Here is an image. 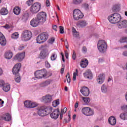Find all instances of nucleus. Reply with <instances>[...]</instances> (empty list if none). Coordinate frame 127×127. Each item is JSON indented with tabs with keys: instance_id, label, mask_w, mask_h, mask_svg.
<instances>
[{
	"instance_id": "nucleus-1",
	"label": "nucleus",
	"mask_w": 127,
	"mask_h": 127,
	"mask_svg": "<svg viewBox=\"0 0 127 127\" xmlns=\"http://www.w3.org/2000/svg\"><path fill=\"white\" fill-rule=\"evenodd\" d=\"M52 107L50 106H48L46 108L43 107H38L37 109V113L40 117H45L48 116V115L52 112Z\"/></svg>"
},
{
	"instance_id": "nucleus-2",
	"label": "nucleus",
	"mask_w": 127,
	"mask_h": 127,
	"mask_svg": "<svg viewBox=\"0 0 127 127\" xmlns=\"http://www.w3.org/2000/svg\"><path fill=\"white\" fill-rule=\"evenodd\" d=\"M121 18L122 16H121V14L118 13H115L112 14L111 16L108 17V20H109L111 23L116 24L118 23V22H120Z\"/></svg>"
},
{
	"instance_id": "nucleus-3",
	"label": "nucleus",
	"mask_w": 127,
	"mask_h": 127,
	"mask_svg": "<svg viewBox=\"0 0 127 127\" xmlns=\"http://www.w3.org/2000/svg\"><path fill=\"white\" fill-rule=\"evenodd\" d=\"M97 48L100 52L105 53L108 49V45L105 40H100L97 44Z\"/></svg>"
},
{
	"instance_id": "nucleus-4",
	"label": "nucleus",
	"mask_w": 127,
	"mask_h": 127,
	"mask_svg": "<svg viewBox=\"0 0 127 127\" xmlns=\"http://www.w3.org/2000/svg\"><path fill=\"white\" fill-rule=\"evenodd\" d=\"M49 36V35H48V33L46 32L41 33L37 37V43H38L39 44L44 43V42H45V41L48 39Z\"/></svg>"
},
{
	"instance_id": "nucleus-5",
	"label": "nucleus",
	"mask_w": 127,
	"mask_h": 127,
	"mask_svg": "<svg viewBox=\"0 0 127 127\" xmlns=\"http://www.w3.org/2000/svg\"><path fill=\"white\" fill-rule=\"evenodd\" d=\"M41 8V4L39 2H35L33 4L30 8V11L32 14L37 13Z\"/></svg>"
},
{
	"instance_id": "nucleus-6",
	"label": "nucleus",
	"mask_w": 127,
	"mask_h": 127,
	"mask_svg": "<svg viewBox=\"0 0 127 127\" xmlns=\"http://www.w3.org/2000/svg\"><path fill=\"white\" fill-rule=\"evenodd\" d=\"M34 74L37 79H42V78H46L47 71H46L45 69L38 70L36 71Z\"/></svg>"
},
{
	"instance_id": "nucleus-7",
	"label": "nucleus",
	"mask_w": 127,
	"mask_h": 127,
	"mask_svg": "<svg viewBox=\"0 0 127 127\" xmlns=\"http://www.w3.org/2000/svg\"><path fill=\"white\" fill-rule=\"evenodd\" d=\"M31 37H32V33L30 31L26 30L22 32L21 39L22 41H28L31 39Z\"/></svg>"
},
{
	"instance_id": "nucleus-8",
	"label": "nucleus",
	"mask_w": 127,
	"mask_h": 127,
	"mask_svg": "<svg viewBox=\"0 0 127 127\" xmlns=\"http://www.w3.org/2000/svg\"><path fill=\"white\" fill-rule=\"evenodd\" d=\"M73 18L75 20H79L84 17V14L79 9H75L73 11Z\"/></svg>"
},
{
	"instance_id": "nucleus-9",
	"label": "nucleus",
	"mask_w": 127,
	"mask_h": 127,
	"mask_svg": "<svg viewBox=\"0 0 127 127\" xmlns=\"http://www.w3.org/2000/svg\"><path fill=\"white\" fill-rule=\"evenodd\" d=\"M47 14L45 12H40L37 15L36 19L40 23H44L46 21Z\"/></svg>"
},
{
	"instance_id": "nucleus-10",
	"label": "nucleus",
	"mask_w": 127,
	"mask_h": 127,
	"mask_svg": "<svg viewBox=\"0 0 127 127\" xmlns=\"http://www.w3.org/2000/svg\"><path fill=\"white\" fill-rule=\"evenodd\" d=\"M81 112L85 116H90L94 115V111L91 110L89 107H84L82 109Z\"/></svg>"
},
{
	"instance_id": "nucleus-11",
	"label": "nucleus",
	"mask_w": 127,
	"mask_h": 127,
	"mask_svg": "<svg viewBox=\"0 0 127 127\" xmlns=\"http://www.w3.org/2000/svg\"><path fill=\"white\" fill-rule=\"evenodd\" d=\"M60 115V109L59 108H57V109H55L54 111L51 113L50 117L52 119H53V120H57V119L59 118Z\"/></svg>"
},
{
	"instance_id": "nucleus-12",
	"label": "nucleus",
	"mask_w": 127,
	"mask_h": 127,
	"mask_svg": "<svg viewBox=\"0 0 127 127\" xmlns=\"http://www.w3.org/2000/svg\"><path fill=\"white\" fill-rule=\"evenodd\" d=\"M20 68H21V64L17 63L13 67L12 72L13 75H19V72L20 70Z\"/></svg>"
},
{
	"instance_id": "nucleus-13",
	"label": "nucleus",
	"mask_w": 127,
	"mask_h": 127,
	"mask_svg": "<svg viewBox=\"0 0 127 127\" xmlns=\"http://www.w3.org/2000/svg\"><path fill=\"white\" fill-rule=\"evenodd\" d=\"M24 106L26 108H28L29 109H32L33 108H36L37 107V104L35 103V102H32L29 101H26L24 103Z\"/></svg>"
},
{
	"instance_id": "nucleus-14",
	"label": "nucleus",
	"mask_w": 127,
	"mask_h": 127,
	"mask_svg": "<svg viewBox=\"0 0 127 127\" xmlns=\"http://www.w3.org/2000/svg\"><path fill=\"white\" fill-rule=\"evenodd\" d=\"M25 56V53L17 54L14 58V60H15L16 61H18L19 62H21V61H22V60L24 59Z\"/></svg>"
},
{
	"instance_id": "nucleus-15",
	"label": "nucleus",
	"mask_w": 127,
	"mask_h": 127,
	"mask_svg": "<svg viewBox=\"0 0 127 127\" xmlns=\"http://www.w3.org/2000/svg\"><path fill=\"white\" fill-rule=\"evenodd\" d=\"M83 96L88 97L90 95V90L87 87H83L80 91Z\"/></svg>"
},
{
	"instance_id": "nucleus-16",
	"label": "nucleus",
	"mask_w": 127,
	"mask_h": 127,
	"mask_svg": "<svg viewBox=\"0 0 127 127\" xmlns=\"http://www.w3.org/2000/svg\"><path fill=\"white\" fill-rule=\"evenodd\" d=\"M83 76L86 79L88 80H92L93 79V73L91 70L88 69L83 73Z\"/></svg>"
},
{
	"instance_id": "nucleus-17",
	"label": "nucleus",
	"mask_w": 127,
	"mask_h": 127,
	"mask_svg": "<svg viewBox=\"0 0 127 127\" xmlns=\"http://www.w3.org/2000/svg\"><path fill=\"white\" fill-rule=\"evenodd\" d=\"M48 55H49L48 51L47 50H43L41 51L40 56L41 59H47V58H48Z\"/></svg>"
},
{
	"instance_id": "nucleus-18",
	"label": "nucleus",
	"mask_w": 127,
	"mask_h": 127,
	"mask_svg": "<svg viewBox=\"0 0 127 127\" xmlns=\"http://www.w3.org/2000/svg\"><path fill=\"white\" fill-rule=\"evenodd\" d=\"M118 27L120 29L122 28H127V20H124L122 21L118 22Z\"/></svg>"
},
{
	"instance_id": "nucleus-19",
	"label": "nucleus",
	"mask_w": 127,
	"mask_h": 127,
	"mask_svg": "<svg viewBox=\"0 0 127 127\" xmlns=\"http://www.w3.org/2000/svg\"><path fill=\"white\" fill-rule=\"evenodd\" d=\"M43 101L46 104L47 103H50L52 101V96L51 95L48 94L43 97Z\"/></svg>"
},
{
	"instance_id": "nucleus-20",
	"label": "nucleus",
	"mask_w": 127,
	"mask_h": 127,
	"mask_svg": "<svg viewBox=\"0 0 127 127\" xmlns=\"http://www.w3.org/2000/svg\"><path fill=\"white\" fill-rule=\"evenodd\" d=\"M0 44L2 45V46H4L6 44V40L5 39V37L2 33L0 32Z\"/></svg>"
},
{
	"instance_id": "nucleus-21",
	"label": "nucleus",
	"mask_w": 127,
	"mask_h": 127,
	"mask_svg": "<svg viewBox=\"0 0 127 127\" xmlns=\"http://www.w3.org/2000/svg\"><path fill=\"white\" fill-rule=\"evenodd\" d=\"M97 82L98 84H103L104 82H105V76H104V74H100L97 78Z\"/></svg>"
},
{
	"instance_id": "nucleus-22",
	"label": "nucleus",
	"mask_w": 127,
	"mask_h": 127,
	"mask_svg": "<svg viewBox=\"0 0 127 127\" xmlns=\"http://www.w3.org/2000/svg\"><path fill=\"white\" fill-rule=\"evenodd\" d=\"M108 122L111 126H115L117 124V119L116 117L111 116L109 118Z\"/></svg>"
},
{
	"instance_id": "nucleus-23",
	"label": "nucleus",
	"mask_w": 127,
	"mask_h": 127,
	"mask_svg": "<svg viewBox=\"0 0 127 127\" xmlns=\"http://www.w3.org/2000/svg\"><path fill=\"white\" fill-rule=\"evenodd\" d=\"M39 23H40L39 21H38V20L36 18L33 19L30 21V24L33 27H36V26H38V24H39Z\"/></svg>"
},
{
	"instance_id": "nucleus-24",
	"label": "nucleus",
	"mask_w": 127,
	"mask_h": 127,
	"mask_svg": "<svg viewBox=\"0 0 127 127\" xmlns=\"http://www.w3.org/2000/svg\"><path fill=\"white\" fill-rule=\"evenodd\" d=\"M51 83V81L50 80H47L40 84V88H44L45 87H47L49 85H50Z\"/></svg>"
},
{
	"instance_id": "nucleus-25",
	"label": "nucleus",
	"mask_w": 127,
	"mask_h": 127,
	"mask_svg": "<svg viewBox=\"0 0 127 127\" xmlns=\"http://www.w3.org/2000/svg\"><path fill=\"white\" fill-rule=\"evenodd\" d=\"M88 23H87V21L85 20H81L78 21L77 23V26H79V27H85V26H87Z\"/></svg>"
},
{
	"instance_id": "nucleus-26",
	"label": "nucleus",
	"mask_w": 127,
	"mask_h": 127,
	"mask_svg": "<svg viewBox=\"0 0 127 127\" xmlns=\"http://www.w3.org/2000/svg\"><path fill=\"white\" fill-rule=\"evenodd\" d=\"M12 52L10 51L6 52L4 54V57L6 59H11L12 58Z\"/></svg>"
},
{
	"instance_id": "nucleus-27",
	"label": "nucleus",
	"mask_w": 127,
	"mask_h": 127,
	"mask_svg": "<svg viewBox=\"0 0 127 127\" xmlns=\"http://www.w3.org/2000/svg\"><path fill=\"white\" fill-rule=\"evenodd\" d=\"M88 60L85 59V60L81 61L80 63V66L81 68H86L88 66Z\"/></svg>"
},
{
	"instance_id": "nucleus-28",
	"label": "nucleus",
	"mask_w": 127,
	"mask_h": 127,
	"mask_svg": "<svg viewBox=\"0 0 127 127\" xmlns=\"http://www.w3.org/2000/svg\"><path fill=\"white\" fill-rule=\"evenodd\" d=\"M2 90L4 92H8L10 90V84L8 83L5 84L4 86H2Z\"/></svg>"
},
{
	"instance_id": "nucleus-29",
	"label": "nucleus",
	"mask_w": 127,
	"mask_h": 127,
	"mask_svg": "<svg viewBox=\"0 0 127 127\" xmlns=\"http://www.w3.org/2000/svg\"><path fill=\"white\" fill-rule=\"evenodd\" d=\"M1 15H6L8 13V10L5 8H2L0 10Z\"/></svg>"
},
{
	"instance_id": "nucleus-30",
	"label": "nucleus",
	"mask_w": 127,
	"mask_h": 127,
	"mask_svg": "<svg viewBox=\"0 0 127 127\" xmlns=\"http://www.w3.org/2000/svg\"><path fill=\"white\" fill-rule=\"evenodd\" d=\"M120 118L124 121H127V112L121 113L120 115Z\"/></svg>"
},
{
	"instance_id": "nucleus-31",
	"label": "nucleus",
	"mask_w": 127,
	"mask_h": 127,
	"mask_svg": "<svg viewBox=\"0 0 127 127\" xmlns=\"http://www.w3.org/2000/svg\"><path fill=\"white\" fill-rule=\"evenodd\" d=\"M13 12L16 15H18L20 13V8L19 7H15L13 9Z\"/></svg>"
},
{
	"instance_id": "nucleus-32",
	"label": "nucleus",
	"mask_w": 127,
	"mask_h": 127,
	"mask_svg": "<svg viewBox=\"0 0 127 127\" xmlns=\"http://www.w3.org/2000/svg\"><path fill=\"white\" fill-rule=\"evenodd\" d=\"M101 91L102 93H107L108 92V86L106 85V84H103L101 87Z\"/></svg>"
},
{
	"instance_id": "nucleus-33",
	"label": "nucleus",
	"mask_w": 127,
	"mask_h": 127,
	"mask_svg": "<svg viewBox=\"0 0 127 127\" xmlns=\"http://www.w3.org/2000/svg\"><path fill=\"white\" fill-rule=\"evenodd\" d=\"M3 120L7 122H9V121H11V116H10L8 113H6L5 116L3 118Z\"/></svg>"
},
{
	"instance_id": "nucleus-34",
	"label": "nucleus",
	"mask_w": 127,
	"mask_h": 127,
	"mask_svg": "<svg viewBox=\"0 0 127 127\" xmlns=\"http://www.w3.org/2000/svg\"><path fill=\"white\" fill-rule=\"evenodd\" d=\"M83 2V0H73L72 3L75 4V5H79V4H81Z\"/></svg>"
},
{
	"instance_id": "nucleus-35",
	"label": "nucleus",
	"mask_w": 127,
	"mask_h": 127,
	"mask_svg": "<svg viewBox=\"0 0 127 127\" xmlns=\"http://www.w3.org/2000/svg\"><path fill=\"white\" fill-rule=\"evenodd\" d=\"M19 36V34H18V32H15L11 35V38H12V39H17Z\"/></svg>"
},
{
	"instance_id": "nucleus-36",
	"label": "nucleus",
	"mask_w": 127,
	"mask_h": 127,
	"mask_svg": "<svg viewBox=\"0 0 127 127\" xmlns=\"http://www.w3.org/2000/svg\"><path fill=\"white\" fill-rule=\"evenodd\" d=\"M57 58V54L56 53H53L52 54V55L51 56V60L52 61H55Z\"/></svg>"
},
{
	"instance_id": "nucleus-37",
	"label": "nucleus",
	"mask_w": 127,
	"mask_h": 127,
	"mask_svg": "<svg viewBox=\"0 0 127 127\" xmlns=\"http://www.w3.org/2000/svg\"><path fill=\"white\" fill-rule=\"evenodd\" d=\"M29 17V15L28 14V13H26L23 15L22 19L24 21H26V20H27V19H28Z\"/></svg>"
},
{
	"instance_id": "nucleus-38",
	"label": "nucleus",
	"mask_w": 127,
	"mask_h": 127,
	"mask_svg": "<svg viewBox=\"0 0 127 127\" xmlns=\"http://www.w3.org/2000/svg\"><path fill=\"white\" fill-rule=\"evenodd\" d=\"M16 77L15 78V81L17 83H19L21 80V77H20V75L19 74H17L15 75Z\"/></svg>"
},
{
	"instance_id": "nucleus-39",
	"label": "nucleus",
	"mask_w": 127,
	"mask_h": 127,
	"mask_svg": "<svg viewBox=\"0 0 127 127\" xmlns=\"http://www.w3.org/2000/svg\"><path fill=\"white\" fill-rule=\"evenodd\" d=\"M82 100L85 104H89L90 103V98L88 97H82Z\"/></svg>"
},
{
	"instance_id": "nucleus-40",
	"label": "nucleus",
	"mask_w": 127,
	"mask_h": 127,
	"mask_svg": "<svg viewBox=\"0 0 127 127\" xmlns=\"http://www.w3.org/2000/svg\"><path fill=\"white\" fill-rule=\"evenodd\" d=\"M120 42H121V43H127V37H125L121 38L120 40Z\"/></svg>"
},
{
	"instance_id": "nucleus-41",
	"label": "nucleus",
	"mask_w": 127,
	"mask_h": 127,
	"mask_svg": "<svg viewBox=\"0 0 127 127\" xmlns=\"http://www.w3.org/2000/svg\"><path fill=\"white\" fill-rule=\"evenodd\" d=\"M81 51L82 53H84V54H86V53L88 52V49H87V47H86V46H83L82 47Z\"/></svg>"
},
{
	"instance_id": "nucleus-42",
	"label": "nucleus",
	"mask_w": 127,
	"mask_h": 127,
	"mask_svg": "<svg viewBox=\"0 0 127 127\" xmlns=\"http://www.w3.org/2000/svg\"><path fill=\"white\" fill-rule=\"evenodd\" d=\"M54 41H55V38L54 37H52L48 40V42L50 44H53V43H54Z\"/></svg>"
},
{
	"instance_id": "nucleus-43",
	"label": "nucleus",
	"mask_w": 127,
	"mask_h": 127,
	"mask_svg": "<svg viewBox=\"0 0 127 127\" xmlns=\"http://www.w3.org/2000/svg\"><path fill=\"white\" fill-rule=\"evenodd\" d=\"M76 76H78V69L75 70V72L73 73V81L76 80Z\"/></svg>"
},
{
	"instance_id": "nucleus-44",
	"label": "nucleus",
	"mask_w": 127,
	"mask_h": 127,
	"mask_svg": "<svg viewBox=\"0 0 127 127\" xmlns=\"http://www.w3.org/2000/svg\"><path fill=\"white\" fill-rule=\"evenodd\" d=\"M34 1V0H28L26 1V4H27V5H28V6H30V5H31V4L33 3Z\"/></svg>"
},
{
	"instance_id": "nucleus-45",
	"label": "nucleus",
	"mask_w": 127,
	"mask_h": 127,
	"mask_svg": "<svg viewBox=\"0 0 127 127\" xmlns=\"http://www.w3.org/2000/svg\"><path fill=\"white\" fill-rule=\"evenodd\" d=\"M60 102L58 101H54L53 102V106L55 108L56 107H57V106H58Z\"/></svg>"
},
{
	"instance_id": "nucleus-46",
	"label": "nucleus",
	"mask_w": 127,
	"mask_h": 127,
	"mask_svg": "<svg viewBox=\"0 0 127 127\" xmlns=\"http://www.w3.org/2000/svg\"><path fill=\"white\" fill-rule=\"evenodd\" d=\"M60 32L61 34L64 33V27L62 26H60Z\"/></svg>"
},
{
	"instance_id": "nucleus-47",
	"label": "nucleus",
	"mask_w": 127,
	"mask_h": 127,
	"mask_svg": "<svg viewBox=\"0 0 127 127\" xmlns=\"http://www.w3.org/2000/svg\"><path fill=\"white\" fill-rule=\"evenodd\" d=\"M45 66L46 67V68H50L51 65H50V64H49V63H48V61H46L45 62Z\"/></svg>"
},
{
	"instance_id": "nucleus-48",
	"label": "nucleus",
	"mask_w": 127,
	"mask_h": 127,
	"mask_svg": "<svg viewBox=\"0 0 127 127\" xmlns=\"http://www.w3.org/2000/svg\"><path fill=\"white\" fill-rule=\"evenodd\" d=\"M4 81L2 79H0V87H3L4 86Z\"/></svg>"
},
{
	"instance_id": "nucleus-49",
	"label": "nucleus",
	"mask_w": 127,
	"mask_h": 127,
	"mask_svg": "<svg viewBox=\"0 0 127 127\" xmlns=\"http://www.w3.org/2000/svg\"><path fill=\"white\" fill-rule=\"evenodd\" d=\"M72 59L73 60H76V52H75V51H73V52Z\"/></svg>"
},
{
	"instance_id": "nucleus-50",
	"label": "nucleus",
	"mask_w": 127,
	"mask_h": 127,
	"mask_svg": "<svg viewBox=\"0 0 127 127\" xmlns=\"http://www.w3.org/2000/svg\"><path fill=\"white\" fill-rule=\"evenodd\" d=\"M60 119L61 120H62V119H63V109L61 110V114H60Z\"/></svg>"
},
{
	"instance_id": "nucleus-51",
	"label": "nucleus",
	"mask_w": 127,
	"mask_h": 127,
	"mask_svg": "<svg viewBox=\"0 0 127 127\" xmlns=\"http://www.w3.org/2000/svg\"><path fill=\"white\" fill-rule=\"evenodd\" d=\"M73 35L74 37H79V33H78V32L73 33Z\"/></svg>"
},
{
	"instance_id": "nucleus-52",
	"label": "nucleus",
	"mask_w": 127,
	"mask_h": 127,
	"mask_svg": "<svg viewBox=\"0 0 127 127\" xmlns=\"http://www.w3.org/2000/svg\"><path fill=\"white\" fill-rule=\"evenodd\" d=\"M122 110H127V105H124L123 106L121 107Z\"/></svg>"
},
{
	"instance_id": "nucleus-53",
	"label": "nucleus",
	"mask_w": 127,
	"mask_h": 127,
	"mask_svg": "<svg viewBox=\"0 0 127 127\" xmlns=\"http://www.w3.org/2000/svg\"><path fill=\"white\" fill-rule=\"evenodd\" d=\"M46 4L47 6H50V2L49 0H46Z\"/></svg>"
},
{
	"instance_id": "nucleus-54",
	"label": "nucleus",
	"mask_w": 127,
	"mask_h": 127,
	"mask_svg": "<svg viewBox=\"0 0 127 127\" xmlns=\"http://www.w3.org/2000/svg\"><path fill=\"white\" fill-rule=\"evenodd\" d=\"M78 106H79V102L77 101L75 104L74 105L75 109H77V108H78Z\"/></svg>"
},
{
	"instance_id": "nucleus-55",
	"label": "nucleus",
	"mask_w": 127,
	"mask_h": 127,
	"mask_svg": "<svg viewBox=\"0 0 127 127\" xmlns=\"http://www.w3.org/2000/svg\"><path fill=\"white\" fill-rule=\"evenodd\" d=\"M61 55H62V58L63 62H65V59L64 58V54H63V53H62L61 54Z\"/></svg>"
},
{
	"instance_id": "nucleus-56",
	"label": "nucleus",
	"mask_w": 127,
	"mask_h": 127,
	"mask_svg": "<svg viewBox=\"0 0 127 127\" xmlns=\"http://www.w3.org/2000/svg\"><path fill=\"white\" fill-rule=\"evenodd\" d=\"M3 104H4V101H0V108L3 107Z\"/></svg>"
},
{
	"instance_id": "nucleus-57",
	"label": "nucleus",
	"mask_w": 127,
	"mask_h": 127,
	"mask_svg": "<svg viewBox=\"0 0 127 127\" xmlns=\"http://www.w3.org/2000/svg\"><path fill=\"white\" fill-rule=\"evenodd\" d=\"M56 28H57V25H54L53 26V29L54 30H55V31H57V29Z\"/></svg>"
},
{
	"instance_id": "nucleus-58",
	"label": "nucleus",
	"mask_w": 127,
	"mask_h": 127,
	"mask_svg": "<svg viewBox=\"0 0 127 127\" xmlns=\"http://www.w3.org/2000/svg\"><path fill=\"white\" fill-rule=\"evenodd\" d=\"M66 79H67V83H70V82H71V78H70V76H69H69H67V78L66 77Z\"/></svg>"
},
{
	"instance_id": "nucleus-59",
	"label": "nucleus",
	"mask_w": 127,
	"mask_h": 127,
	"mask_svg": "<svg viewBox=\"0 0 127 127\" xmlns=\"http://www.w3.org/2000/svg\"><path fill=\"white\" fill-rule=\"evenodd\" d=\"M67 112V108L64 107V109H63V114H65Z\"/></svg>"
},
{
	"instance_id": "nucleus-60",
	"label": "nucleus",
	"mask_w": 127,
	"mask_h": 127,
	"mask_svg": "<svg viewBox=\"0 0 127 127\" xmlns=\"http://www.w3.org/2000/svg\"><path fill=\"white\" fill-rule=\"evenodd\" d=\"M18 49L19 50H23V49H24V46H20Z\"/></svg>"
},
{
	"instance_id": "nucleus-61",
	"label": "nucleus",
	"mask_w": 127,
	"mask_h": 127,
	"mask_svg": "<svg viewBox=\"0 0 127 127\" xmlns=\"http://www.w3.org/2000/svg\"><path fill=\"white\" fill-rule=\"evenodd\" d=\"M123 55L125 57H127V51L124 52L123 53Z\"/></svg>"
},
{
	"instance_id": "nucleus-62",
	"label": "nucleus",
	"mask_w": 127,
	"mask_h": 127,
	"mask_svg": "<svg viewBox=\"0 0 127 127\" xmlns=\"http://www.w3.org/2000/svg\"><path fill=\"white\" fill-rule=\"evenodd\" d=\"M111 81H113V77L112 76H110L108 79V82H111Z\"/></svg>"
},
{
	"instance_id": "nucleus-63",
	"label": "nucleus",
	"mask_w": 127,
	"mask_h": 127,
	"mask_svg": "<svg viewBox=\"0 0 127 127\" xmlns=\"http://www.w3.org/2000/svg\"><path fill=\"white\" fill-rule=\"evenodd\" d=\"M65 58L66 59H69V54H68V53H65Z\"/></svg>"
},
{
	"instance_id": "nucleus-64",
	"label": "nucleus",
	"mask_w": 127,
	"mask_h": 127,
	"mask_svg": "<svg viewBox=\"0 0 127 127\" xmlns=\"http://www.w3.org/2000/svg\"><path fill=\"white\" fill-rule=\"evenodd\" d=\"M84 7L86 9H88L89 8V5L88 4H84Z\"/></svg>"
}]
</instances>
